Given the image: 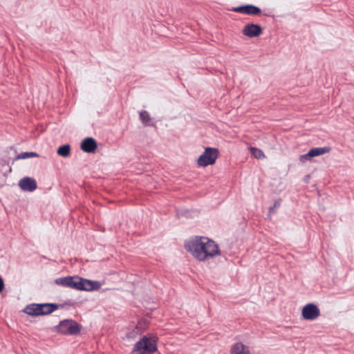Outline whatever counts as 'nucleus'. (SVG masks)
I'll return each mask as SVG.
<instances>
[{"mask_svg":"<svg viewBox=\"0 0 354 354\" xmlns=\"http://www.w3.org/2000/svg\"><path fill=\"white\" fill-rule=\"evenodd\" d=\"M185 248L194 259L200 262L209 261L221 254L218 245L214 241L203 236H196L187 241Z\"/></svg>","mask_w":354,"mask_h":354,"instance_id":"f257e3e1","label":"nucleus"},{"mask_svg":"<svg viewBox=\"0 0 354 354\" xmlns=\"http://www.w3.org/2000/svg\"><path fill=\"white\" fill-rule=\"evenodd\" d=\"M55 283L62 287L84 291L97 290L101 288L100 282L84 279L78 276L59 277L55 279Z\"/></svg>","mask_w":354,"mask_h":354,"instance_id":"f03ea898","label":"nucleus"},{"mask_svg":"<svg viewBox=\"0 0 354 354\" xmlns=\"http://www.w3.org/2000/svg\"><path fill=\"white\" fill-rule=\"evenodd\" d=\"M157 350V337L145 335L134 346L131 354H153Z\"/></svg>","mask_w":354,"mask_h":354,"instance_id":"7ed1b4c3","label":"nucleus"},{"mask_svg":"<svg viewBox=\"0 0 354 354\" xmlns=\"http://www.w3.org/2000/svg\"><path fill=\"white\" fill-rule=\"evenodd\" d=\"M219 155L217 148L206 147L203 153L197 159V165L201 167H205L212 165L215 163Z\"/></svg>","mask_w":354,"mask_h":354,"instance_id":"20e7f679","label":"nucleus"},{"mask_svg":"<svg viewBox=\"0 0 354 354\" xmlns=\"http://www.w3.org/2000/svg\"><path fill=\"white\" fill-rule=\"evenodd\" d=\"M80 330L81 326L73 320H63L57 326V332L64 335H77Z\"/></svg>","mask_w":354,"mask_h":354,"instance_id":"39448f33","label":"nucleus"},{"mask_svg":"<svg viewBox=\"0 0 354 354\" xmlns=\"http://www.w3.org/2000/svg\"><path fill=\"white\" fill-rule=\"evenodd\" d=\"M301 316L305 320L313 321L320 316V310L317 306L310 303L302 308Z\"/></svg>","mask_w":354,"mask_h":354,"instance_id":"423d86ee","label":"nucleus"},{"mask_svg":"<svg viewBox=\"0 0 354 354\" xmlns=\"http://www.w3.org/2000/svg\"><path fill=\"white\" fill-rule=\"evenodd\" d=\"M242 32L246 37H256L261 34L262 29L259 25L249 24L243 28Z\"/></svg>","mask_w":354,"mask_h":354,"instance_id":"0eeeda50","label":"nucleus"},{"mask_svg":"<svg viewBox=\"0 0 354 354\" xmlns=\"http://www.w3.org/2000/svg\"><path fill=\"white\" fill-rule=\"evenodd\" d=\"M19 186L23 191L33 192L37 189V183L32 178L25 177L19 180Z\"/></svg>","mask_w":354,"mask_h":354,"instance_id":"6e6552de","label":"nucleus"},{"mask_svg":"<svg viewBox=\"0 0 354 354\" xmlns=\"http://www.w3.org/2000/svg\"><path fill=\"white\" fill-rule=\"evenodd\" d=\"M234 12H241L250 15H259L261 13V9L253 5H246L233 8Z\"/></svg>","mask_w":354,"mask_h":354,"instance_id":"1a4fd4ad","label":"nucleus"},{"mask_svg":"<svg viewBox=\"0 0 354 354\" xmlns=\"http://www.w3.org/2000/svg\"><path fill=\"white\" fill-rule=\"evenodd\" d=\"M97 146V142L93 138H86L82 142L81 149L86 153H93Z\"/></svg>","mask_w":354,"mask_h":354,"instance_id":"9d476101","label":"nucleus"},{"mask_svg":"<svg viewBox=\"0 0 354 354\" xmlns=\"http://www.w3.org/2000/svg\"><path fill=\"white\" fill-rule=\"evenodd\" d=\"M230 354H250V351L247 346L237 342L232 346Z\"/></svg>","mask_w":354,"mask_h":354,"instance_id":"9b49d317","label":"nucleus"},{"mask_svg":"<svg viewBox=\"0 0 354 354\" xmlns=\"http://www.w3.org/2000/svg\"><path fill=\"white\" fill-rule=\"evenodd\" d=\"M40 310H41L40 304H32L28 305L25 308L24 312L31 316H40V315H41V313Z\"/></svg>","mask_w":354,"mask_h":354,"instance_id":"f8f14e48","label":"nucleus"},{"mask_svg":"<svg viewBox=\"0 0 354 354\" xmlns=\"http://www.w3.org/2000/svg\"><path fill=\"white\" fill-rule=\"evenodd\" d=\"M40 307L41 315L50 314L58 308V306L53 304H41Z\"/></svg>","mask_w":354,"mask_h":354,"instance_id":"ddd939ff","label":"nucleus"},{"mask_svg":"<svg viewBox=\"0 0 354 354\" xmlns=\"http://www.w3.org/2000/svg\"><path fill=\"white\" fill-rule=\"evenodd\" d=\"M330 147H315L312 148L309 151V156H311V157H315L319 156L325 153H328L330 151Z\"/></svg>","mask_w":354,"mask_h":354,"instance_id":"4468645a","label":"nucleus"},{"mask_svg":"<svg viewBox=\"0 0 354 354\" xmlns=\"http://www.w3.org/2000/svg\"><path fill=\"white\" fill-rule=\"evenodd\" d=\"M71 153V147L69 145L60 146L57 149V153L62 157H68Z\"/></svg>","mask_w":354,"mask_h":354,"instance_id":"2eb2a0df","label":"nucleus"},{"mask_svg":"<svg viewBox=\"0 0 354 354\" xmlns=\"http://www.w3.org/2000/svg\"><path fill=\"white\" fill-rule=\"evenodd\" d=\"M250 150L252 153V156H254L255 158L263 159L266 158V156L263 153V151L260 149L256 147H251Z\"/></svg>","mask_w":354,"mask_h":354,"instance_id":"dca6fc26","label":"nucleus"},{"mask_svg":"<svg viewBox=\"0 0 354 354\" xmlns=\"http://www.w3.org/2000/svg\"><path fill=\"white\" fill-rule=\"evenodd\" d=\"M140 118L145 125H150L151 117L147 111H142L140 112Z\"/></svg>","mask_w":354,"mask_h":354,"instance_id":"f3484780","label":"nucleus"},{"mask_svg":"<svg viewBox=\"0 0 354 354\" xmlns=\"http://www.w3.org/2000/svg\"><path fill=\"white\" fill-rule=\"evenodd\" d=\"M38 156L39 155L35 152H23L17 156V159H27Z\"/></svg>","mask_w":354,"mask_h":354,"instance_id":"a211bd4d","label":"nucleus"},{"mask_svg":"<svg viewBox=\"0 0 354 354\" xmlns=\"http://www.w3.org/2000/svg\"><path fill=\"white\" fill-rule=\"evenodd\" d=\"M311 158H312L311 156H309V151H308L307 153L300 156L299 160L302 162H304Z\"/></svg>","mask_w":354,"mask_h":354,"instance_id":"6ab92c4d","label":"nucleus"},{"mask_svg":"<svg viewBox=\"0 0 354 354\" xmlns=\"http://www.w3.org/2000/svg\"><path fill=\"white\" fill-rule=\"evenodd\" d=\"M5 288V283L3 278L0 276V292L3 291Z\"/></svg>","mask_w":354,"mask_h":354,"instance_id":"aec40b11","label":"nucleus"},{"mask_svg":"<svg viewBox=\"0 0 354 354\" xmlns=\"http://www.w3.org/2000/svg\"><path fill=\"white\" fill-rule=\"evenodd\" d=\"M274 210L273 207H270V211Z\"/></svg>","mask_w":354,"mask_h":354,"instance_id":"412c9836","label":"nucleus"}]
</instances>
